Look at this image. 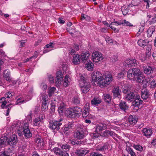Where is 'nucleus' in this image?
<instances>
[{
  "label": "nucleus",
  "instance_id": "7ed1b4c3",
  "mask_svg": "<svg viewBox=\"0 0 156 156\" xmlns=\"http://www.w3.org/2000/svg\"><path fill=\"white\" fill-rule=\"evenodd\" d=\"M83 126L80 125H77V128L74 132L73 137L79 140L82 139L84 137V133L83 130Z\"/></svg>",
  "mask_w": 156,
  "mask_h": 156
},
{
  "label": "nucleus",
  "instance_id": "b1692460",
  "mask_svg": "<svg viewBox=\"0 0 156 156\" xmlns=\"http://www.w3.org/2000/svg\"><path fill=\"white\" fill-rule=\"evenodd\" d=\"M149 97V93L147 90L145 89H142L141 97L143 99L146 100Z\"/></svg>",
  "mask_w": 156,
  "mask_h": 156
},
{
  "label": "nucleus",
  "instance_id": "393cba45",
  "mask_svg": "<svg viewBox=\"0 0 156 156\" xmlns=\"http://www.w3.org/2000/svg\"><path fill=\"white\" fill-rule=\"evenodd\" d=\"M88 152L87 150H76L75 154L79 156H84Z\"/></svg>",
  "mask_w": 156,
  "mask_h": 156
},
{
  "label": "nucleus",
  "instance_id": "e433bc0d",
  "mask_svg": "<svg viewBox=\"0 0 156 156\" xmlns=\"http://www.w3.org/2000/svg\"><path fill=\"white\" fill-rule=\"evenodd\" d=\"M101 101L98 98L94 97L91 101V103L93 105L97 106L101 103Z\"/></svg>",
  "mask_w": 156,
  "mask_h": 156
},
{
  "label": "nucleus",
  "instance_id": "2f4dec72",
  "mask_svg": "<svg viewBox=\"0 0 156 156\" xmlns=\"http://www.w3.org/2000/svg\"><path fill=\"white\" fill-rule=\"evenodd\" d=\"M71 109L67 108L66 109L64 113V114L67 116L70 117H73V112L71 110Z\"/></svg>",
  "mask_w": 156,
  "mask_h": 156
},
{
  "label": "nucleus",
  "instance_id": "39448f33",
  "mask_svg": "<svg viewBox=\"0 0 156 156\" xmlns=\"http://www.w3.org/2000/svg\"><path fill=\"white\" fill-rule=\"evenodd\" d=\"M92 82H97L99 86L101 85V81H102L103 76L102 74L100 72L97 71L94 72L92 76Z\"/></svg>",
  "mask_w": 156,
  "mask_h": 156
},
{
  "label": "nucleus",
  "instance_id": "7c9ffc66",
  "mask_svg": "<svg viewBox=\"0 0 156 156\" xmlns=\"http://www.w3.org/2000/svg\"><path fill=\"white\" fill-rule=\"evenodd\" d=\"M122 90L123 93L126 94L130 90V88L128 85L124 84L122 85Z\"/></svg>",
  "mask_w": 156,
  "mask_h": 156
},
{
  "label": "nucleus",
  "instance_id": "4468645a",
  "mask_svg": "<svg viewBox=\"0 0 156 156\" xmlns=\"http://www.w3.org/2000/svg\"><path fill=\"white\" fill-rule=\"evenodd\" d=\"M155 69V68L153 66H144L143 67V71L144 73L148 75L152 73Z\"/></svg>",
  "mask_w": 156,
  "mask_h": 156
},
{
  "label": "nucleus",
  "instance_id": "0eeeda50",
  "mask_svg": "<svg viewBox=\"0 0 156 156\" xmlns=\"http://www.w3.org/2000/svg\"><path fill=\"white\" fill-rule=\"evenodd\" d=\"M104 58L102 54L100 52L94 51L92 53V60L95 63H97L102 61Z\"/></svg>",
  "mask_w": 156,
  "mask_h": 156
},
{
  "label": "nucleus",
  "instance_id": "de8ad7c7",
  "mask_svg": "<svg viewBox=\"0 0 156 156\" xmlns=\"http://www.w3.org/2000/svg\"><path fill=\"white\" fill-rule=\"evenodd\" d=\"M70 148V146L67 144L63 145L61 146V148L65 151H69Z\"/></svg>",
  "mask_w": 156,
  "mask_h": 156
},
{
  "label": "nucleus",
  "instance_id": "69168bd1",
  "mask_svg": "<svg viewBox=\"0 0 156 156\" xmlns=\"http://www.w3.org/2000/svg\"><path fill=\"white\" fill-rule=\"evenodd\" d=\"M144 30V27L142 26L140 27V29H139V30H138L137 34V36H138L143 31V30Z\"/></svg>",
  "mask_w": 156,
  "mask_h": 156
},
{
  "label": "nucleus",
  "instance_id": "49530a36",
  "mask_svg": "<svg viewBox=\"0 0 156 156\" xmlns=\"http://www.w3.org/2000/svg\"><path fill=\"white\" fill-rule=\"evenodd\" d=\"M69 77V75H67L65 76L64 79L63 86L65 87H67L68 85V83H69L68 80Z\"/></svg>",
  "mask_w": 156,
  "mask_h": 156
},
{
  "label": "nucleus",
  "instance_id": "f3484780",
  "mask_svg": "<svg viewBox=\"0 0 156 156\" xmlns=\"http://www.w3.org/2000/svg\"><path fill=\"white\" fill-rule=\"evenodd\" d=\"M138 120L137 117L135 115H130L128 118V122L130 125L133 126L136 123Z\"/></svg>",
  "mask_w": 156,
  "mask_h": 156
},
{
  "label": "nucleus",
  "instance_id": "2eb2a0df",
  "mask_svg": "<svg viewBox=\"0 0 156 156\" xmlns=\"http://www.w3.org/2000/svg\"><path fill=\"white\" fill-rule=\"evenodd\" d=\"M135 80L138 83H147V81L144 77L143 75L140 74L134 77Z\"/></svg>",
  "mask_w": 156,
  "mask_h": 156
},
{
  "label": "nucleus",
  "instance_id": "bf43d9fd",
  "mask_svg": "<svg viewBox=\"0 0 156 156\" xmlns=\"http://www.w3.org/2000/svg\"><path fill=\"white\" fill-rule=\"evenodd\" d=\"M5 98L4 97H2L0 99V103H2L4 105H5L7 103V101L5 100Z\"/></svg>",
  "mask_w": 156,
  "mask_h": 156
},
{
  "label": "nucleus",
  "instance_id": "aec40b11",
  "mask_svg": "<svg viewBox=\"0 0 156 156\" xmlns=\"http://www.w3.org/2000/svg\"><path fill=\"white\" fill-rule=\"evenodd\" d=\"M63 76V75L61 71H59L57 72L56 74V79L55 80L56 84H59V82H61Z\"/></svg>",
  "mask_w": 156,
  "mask_h": 156
},
{
  "label": "nucleus",
  "instance_id": "f257e3e1",
  "mask_svg": "<svg viewBox=\"0 0 156 156\" xmlns=\"http://www.w3.org/2000/svg\"><path fill=\"white\" fill-rule=\"evenodd\" d=\"M126 99L129 101H131L134 99L132 105L135 107H138L139 105L141 104L143 101L140 99L139 95L136 94L135 93L131 92L127 94L125 96Z\"/></svg>",
  "mask_w": 156,
  "mask_h": 156
},
{
  "label": "nucleus",
  "instance_id": "1a4fd4ad",
  "mask_svg": "<svg viewBox=\"0 0 156 156\" xmlns=\"http://www.w3.org/2000/svg\"><path fill=\"white\" fill-rule=\"evenodd\" d=\"M23 134L26 138H28L32 136V134L29 129V123L25 122L24 123L23 127Z\"/></svg>",
  "mask_w": 156,
  "mask_h": 156
},
{
  "label": "nucleus",
  "instance_id": "0e129e2a",
  "mask_svg": "<svg viewBox=\"0 0 156 156\" xmlns=\"http://www.w3.org/2000/svg\"><path fill=\"white\" fill-rule=\"evenodd\" d=\"M117 60V57L116 56H114L110 58V61L114 63Z\"/></svg>",
  "mask_w": 156,
  "mask_h": 156
},
{
  "label": "nucleus",
  "instance_id": "8fccbe9b",
  "mask_svg": "<svg viewBox=\"0 0 156 156\" xmlns=\"http://www.w3.org/2000/svg\"><path fill=\"white\" fill-rule=\"evenodd\" d=\"M90 19V17L86 15L82 14L81 15V20H85L87 21H89Z\"/></svg>",
  "mask_w": 156,
  "mask_h": 156
},
{
  "label": "nucleus",
  "instance_id": "09e8293b",
  "mask_svg": "<svg viewBox=\"0 0 156 156\" xmlns=\"http://www.w3.org/2000/svg\"><path fill=\"white\" fill-rule=\"evenodd\" d=\"M7 140V137H1L0 139V146L5 144Z\"/></svg>",
  "mask_w": 156,
  "mask_h": 156
},
{
  "label": "nucleus",
  "instance_id": "c9c22d12",
  "mask_svg": "<svg viewBox=\"0 0 156 156\" xmlns=\"http://www.w3.org/2000/svg\"><path fill=\"white\" fill-rule=\"evenodd\" d=\"M55 89L54 87L48 88V93L49 97H51L54 94Z\"/></svg>",
  "mask_w": 156,
  "mask_h": 156
},
{
  "label": "nucleus",
  "instance_id": "680f3d73",
  "mask_svg": "<svg viewBox=\"0 0 156 156\" xmlns=\"http://www.w3.org/2000/svg\"><path fill=\"white\" fill-rule=\"evenodd\" d=\"M105 41L106 42L108 43H113V40L111 38L109 37L108 36H107L105 38Z\"/></svg>",
  "mask_w": 156,
  "mask_h": 156
},
{
  "label": "nucleus",
  "instance_id": "774afa93",
  "mask_svg": "<svg viewBox=\"0 0 156 156\" xmlns=\"http://www.w3.org/2000/svg\"><path fill=\"white\" fill-rule=\"evenodd\" d=\"M41 89L43 90H46L47 88V86L46 84L42 83L41 85Z\"/></svg>",
  "mask_w": 156,
  "mask_h": 156
},
{
  "label": "nucleus",
  "instance_id": "6ab92c4d",
  "mask_svg": "<svg viewBox=\"0 0 156 156\" xmlns=\"http://www.w3.org/2000/svg\"><path fill=\"white\" fill-rule=\"evenodd\" d=\"M89 107L88 106H86L85 107L82 113V116L83 118H87L90 119L92 118V116L90 114H89Z\"/></svg>",
  "mask_w": 156,
  "mask_h": 156
},
{
  "label": "nucleus",
  "instance_id": "052dcab7",
  "mask_svg": "<svg viewBox=\"0 0 156 156\" xmlns=\"http://www.w3.org/2000/svg\"><path fill=\"white\" fill-rule=\"evenodd\" d=\"M59 154L60 156H69V154L68 153L64 152L61 150L59 151Z\"/></svg>",
  "mask_w": 156,
  "mask_h": 156
},
{
  "label": "nucleus",
  "instance_id": "20e7f679",
  "mask_svg": "<svg viewBox=\"0 0 156 156\" xmlns=\"http://www.w3.org/2000/svg\"><path fill=\"white\" fill-rule=\"evenodd\" d=\"M110 123L107 121H104L99 124L96 126L95 132L98 133L101 131L105 129L109 126Z\"/></svg>",
  "mask_w": 156,
  "mask_h": 156
},
{
  "label": "nucleus",
  "instance_id": "a878e982",
  "mask_svg": "<svg viewBox=\"0 0 156 156\" xmlns=\"http://www.w3.org/2000/svg\"><path fill=\"white\" fill-rule=\"evenodd\" d=\"M80 55L77 54L73 57L72 62L74 64L76 65L80 63Z\"/></svg>",
  "mask_w": 156,
  "mask_h": 156
},
{
  "label": "nucleus",
  "instance_id": "f8f14e48",
  "mask_svg": "<svg viewBox=\"0 0 156 156\" xmlns=\"http://www.w3.org/2000/svg\"><path fill=\"white\" fill-rule=\"evenodd\" d=\"M73 126V124L71 122H69L68 124L65 125L62 129L63 132L67 136L68 135L69 133V130L72 129Z\"/></svg>",
  "mask_w": 156,
  "mask_h": 156
},
{
  "label": "nucleus",
  "instance_id": "473e14b6",
  "mask_svg": "<svg viewBox=\"0 0 156 156\" xmlns=\"http://www.w3.org/2000/svg\"><path fill=\"white\" fill-rule=\"evenodd\" d=\"M105 102L108 103L110 102L111 101L112 97L111 95L108 94H105L103 96Z\"/></svg>",
  "mask_w": 156,
  "mask_h": 156
},
{
  "label": "nucleus",
  "instance_id": "bb28decb",
  "mask_svg": "<svg viewBox=\"0 0 156 156\" xmlns=\"http://www.w3.org/2000/svg\"><path fill=\"white\" fill-rule=\"evenodd\" d=\"M109 144L108 143L104 144L101 147H98L96 149V151H105L107 149H108Z\"/></svg>",
  "mask_w": 156,
  "mask_h": 156
},
{
  "label": "nucleus",
  "instance_id": "dca6fc26",
  "mask_svg": "<svg viewBox=\"0 0 156 156\" xmlns=\"http://www.w3.org/2000/svg\"><path fill=\"white\" fill-rule=\"evenodd\" d=\"M142 132L143 135L147 138H149L153 133L152 130L151 129H148L146 128H144L142 130Z\"/></svg>",
  "mask_w": 156,
  "mask_h": 156
},
{
  "label": "nucleus",
  "instance_id": "13d9d810",
  "mask_svg": "<svg viewBox=\"0 0 156 156\" xmlns=\"http://www.w3.org/2000/svg\"><path fill=\"white\" fill-rule=\"evenodd\" d=\"M55 44L53 43L50 42L49 44L46 45V47L47 48H53L54 47Z\"/></svg>",
  "mask_w": 156,
  "mask_h": 156
},
{
  "label": "nucleus",
  "instance_id": "6e6552de",
  "mask_svg": "<svg viewBox=\"0 0 156 156\" xmlns=\"http://www.w3.org/2000/svg\"><path fill=\"white\" fill-rule=\"evenodd\" d=\"M61 120L60 119L59 121H50L49 124V128L53 130H58L62 125V123L61 122Z\"/></svg>",
  "mask_w": 156,
  "mask_h": 156
},
{
  "label": "nucleus",
  "instance_id": "864d4df0",
  "mask_svg": "<svg viewBox=\"0 0 156 156\" xmlns=\"http://www.w3.org/2000/svg\"><path fill=\"white\" fill-rule=\"evenodd\" d=\"M121 25V20L119 21H114L112 22L110 24V25L113 26H118Z\"/></svg>",
  "mask_w": 156,
  "mask_h": 156
},
{
  "label": "nucleus",
  "instance_id": "a19ab883",
  "mask_svg": "<svg viewBox=\"0 0 156 156\" xmlns=\"http://www.w3.org/2000/svg\"><path fill=\"white\" fill-rule=\"evenodd\" d=\"M133 71V74L135 76L134 77L141 74L140 69L137 68H134L131 69Z\"/></svg>",
  "mask_w": 156,
  "mask_h": 156
},
{
  "label": "nucleus",
  "instance_id": "cd10ccee",
  "mask_svg": "<svg viewBox=\"0 0 156 156\" xmlns=\"http://www.w3.org/2000/svg\"><path fill=\"white\" fill-rule=\"evenodd\" d=\"M66 109L65 104L63 103H61L58 108V112L60 114H61L64 113Z\"/></svg>",
  "mask_w": 156,
  "mask_h": 156
},
{
  "label": "nucleus",
  "instance_id": "37998d69",
  "mask_svg": "<svg viewBox=\"0 0 156 156\" xmlns=\"http://www.w3.org/2000/svg\"><path fill=\"white\" fill-rule=\"evenodd\" d=\"M94 66V64L90 61L86 64V67L89 70H93Z\"/></svg>",
  "mask_w": 156,
  "mask_h": 156
},
{
  "label": "nucleus",
  "instance_id": "6e6d98bb",
  "mask_svg": "<svg viewBox=\"0 0 156 156\" xmlns=\"http://www.w3.org/2000/svg\"><path fill=\"white\" fill-rule=\"evenodd\" d=\"M103 23L104 25H106L108 27H110L111 29L113 30H116V28L115 27H113V26L110 25H110L108 24V23L106 21H104L103 22Z\"/></svg>",
  "mask_w": 156,
  "mask_h": 156
},
{
  "label": "nucleus",
  "instance_id": "ddd939ff",
  "mask_svg": "<svg viewBox=\"0 0 156 156\" xmlns=\"http://www.w3.org/2000/svg\"><path fill=\"white\" fill-rule=\"evenodd\" d=\"M7 142L8 144L11 146L16 145L18 142L17 136L15 134L12 135L8 140Z\"/></svg>",
  "mask_w": 156,
  "mask_h": 156
},
{
  "label": "nucleus",
  "instance_id": "c85d7f7f",
  "mask_svg": "<svg viewBox=\"0 0 156 156\" xmlns=\"http://www.w3.org/2000/svg\"><path fill=\"white\" fill-rule=\"evenodd\" d=\"M119 106L120 109L125 112H126V110L128 108L125 101H121L119 104Z\"/></svg>",
  "mask_w": 156,
  "mask_h": 156
},
{
  "label": "nucleus",
  "instance_id": "a18cd8bd",
  "mask_svg": "<svg viewBox=\"0 0 156 156\" xmlns=\"http://www.w3.org/2000/svg\"><path fill=\"white\" fill-rule=\"evenodd\" d=\"M133 147L136 150L140 151H142L143 150V147L140 144H134L133 146Z\"/></svg>",
  "mask_w": 156,
  "mask_h": 156
},
{
  "label": "nucleus",
  "instance_id": "f704fd0d",
  "mask_svg": "<svg viewBox=\"0 0 156 156\" xmlns=\"http://www.w3.org/2000/svg\"><path fill=\"white\" fill-rule=\"evenodd\" d=\"M148 43L149 42L148 41L146 42L145 41V40H144L142 39L139 40L137 42V43L138 45L141 47H143L146 46Z\"/></svg>",
  "mask_w": 156,
  "mask_h": 156
},
{
  "label": "nucleus",
  "instance_id": "5fc2aeb1",
  "mask_svg": "<svg viewBox=\"0 0 156 156\" xmlns=\"http://www.w3.org/2000/svg\"><path fill=\"white\" fill-rule=\"evenodd\" d=\"M121 10L124 15H126L128 12V10L127 8L125 7H122L121 8Z\"/></svg>",
  "mask_w": 156,
  "mask_h": 156
},
{
  "label": "nucleus",
  "instance_id": "f03ea898",
  "mask_svg": "<svg viewBox=\"0 0 156 156\" xmlns=\"http://www.w3.org/2000/svg\"><path fill=\"white\" fill-rule=\"evenodd\" d=\"M80 86L81 88V90L83 93H87L90 88V85L88 80L83 76L80 77Z\"/></svg>",
  "mask_w": 156,
  "mask_h": 156
},
{
  "label": "nucleus",
  "instance_id": "c03bdc74",
  "mask_svg": "<svg viewBox=\"0 0 156 156\" xmlns=\"http://www.w3.org/2000/svg\"><path fill=\"white\" fill-rule=\"evenodd\" d=\"M126 150L130 154L131 156H136L134 152L129 147H126Z\"/></svg>",
  "mask_w": 156,
  "mask_h": 156
},
{
  "label": "nucleus",
  "instance_id": "e2e57ef3",
  "mask_svg": "<svg viewBox=\"0 0 156 156\" xmlns=\"http://www.w3.org/2000/svg\"><path fill=\"white\" fill-rule=\"evenodd\" d=\"M12 97V95L11 92H8L5 94V98H10Z\"/></svg>",
  "mask_w": 156,
  "mask_h": 156
},
{
  "label": "nucleus",
  "instance_id": "603ef678",
  "mask_svg": "<svg viewBox=\"0 0 156 156\" xmlns=\"http://www.w3.org/2000/svg\"><path fill=\"white\" fill-rule=\"evenodd\" d=\"M126 73V71H122L118 74L117 77L119 78H123Z\"/></svg>",
  "mask_w": 156,
  "mask_h": 156
},
{
  "label": "nucleus",
  "instance_id": "3c124183",
  "mask_svg": "<svg viewBox=\"0 0 156 156\" xmlns=\"http://www.w3.org/2000/svg\"><path fill=\"white\" fill-rule=\"evenodd\" d=\"M73 102L76 105H78L80 103V99L77 97H75L72 100Z\"/></svg>",
  "mask_w": 156,
  "mask_h": 156
},
{
  "label": "nucleus",
  "instance_id": "9b49d317",
  "mask_svg": "<svg viewBox=\"0 0 156 156\" xmlns=\"http://www.w3.org/2000/svg\"><path fill=\"white\" fill-rule=\"evenodd\" d=\"M45 117L44 114L43 113L40 114L39 116L35 119L33 121V124L35 126H39L41 123L43 122V120Z\"/></svg>",
  "mask_w": 156,
  "mask_h": 156
},
{
  "label": "nucleus",
  "instance_id": "412c9836",
  "mask_svg": "<svg viewBox=\"0 0 156 156\" xmlns=\"http://www.w3.org/2000/svg\"><path fill=\"white\" fill-rule=\"evenodd\" d=\"M72 110L73 115H74L73 117L78 116L80 114L82 111L81 108L77 106L73 107Z\"/></svg>",
  "mask_w": 156,
  "mask_h": 156
},
{
  "label": "nucleus",
  "instance_id": "4d7b16f0",
  "mask_svg": "<svg viewBox=\"0 0 156 156\" xmlns=\"http://www.w3.org/2000/svg\"><path fill=\"white\" fill-rule=\"evenodd\" d=\"M75 28L74 27L70 28L68 30V31L71 35L73 34L75 32Z\"/></svg>",
  "mask_w": 156,
  "mask_h": 156
},
{
  "label": "nucleus",
  "instance_id": "423d86ee",
  "mask_svg": "<svg viewBox=\"0 0 156 156\" xmlns=\"http://www.w3.org/2000/svg\"><path fill=\"white\" fill-rule=\"evenodd\" d=\"M112 80V75L110 73H108L105 75V78L103 77L102 81H101V85L100 87H103L105 86H106L109 84Z\"/></svg>",
  "mask_w": 156,
  "mask_h": 156
},
{
  "label": "nucleus",
  "instance_id": "338daca9",
  "mask_svg": "<svg viewBox=\"0 0 156 156\" xmlns=\"http://www.w3.org/2000/svg\"><path fill=\"white\" fill-rule=\"evenodd\" d=\"M90 156H103V155L102 154L98 152H93L91 154Z\"/></svg>",
  "mask_w": 156,
  "mask_h": 156
},
{
  "label": "nucleus",
  "instance_id": "79ce46f5",
  "mask_svg": "<svg viewBox=\"0 0 156 156\" xmlns=\"http://www.w3.org/2000/svg\"><path fill=\"white\" fill-rule=\"evenodd\" d=\"M121 25L123 26H126L129 27L133 26V25L131 24V23L127 21L126 20H121Z\"/></svg>",
  "mask_w": 156,
  "mask_h": 156
},
{
  "label": "nucleus",
  "instance_id": "5701e85b",
  "mask_svg": "<svg viewBox=\"0 0 156 156\" xmlns=\"http://www.w3.org/2000/svg\"><path fill=\"white\" fill-rule=\"evenodd\" d=\"M155 28L154 27H150L147 31V36L148 37H151L155 32Z\"/></svg>",
  "mask_w": 156,
  "mask_h": 156
},
{
  "label": "nucleus",
  "instance_id": "9d476101",
  "mask_svg": "<svg viewBox=\"0 0 156 156\" xmlns=\"http://www.w3.org/2000/svg\"><path fill=\"white\" fill-rule=\"evenodd\" d=\"M138 64V62L135 59H129L125 61L124 66L127 67H131L132 66H136Z\"/></svg>",
  "mask_w": 156,
  "mask_h": 156
},
{
  "label": "nucleus",
  "instance_id": "58836bf2",
  "mask_svg": "<svg viewBox=\"0 0 156 156\" xmlns=\"http://www.w3.org/2000/svg\"><path fill=\"white\" fill-rule=\"evenodd\" d=\"M114 132L109 130H106L104 131L103 135L104 136H107L109 135L112 136L114 135Z\"/></svg>",
  "mask_w": 156,
  "mask_h": 156
},
{
  "label": "nucleus",
  "instance_id": "ea45409f",
  "mask_svg": "<svg viewBox=\"0 0 156 156\" xmlns=\"http://www.w3.org/2000/svg\"><path fill=\"white\" fill-rule=\"evenodd\" d=\"M134 75L133 71L131 69H130L127 72V77L130 79L131 80L133 78H134Z\"/></svg>",
  "mask_w": 156,
  "mask_h": 156
},
{
  "label": "nucleus",
  "instance_id": "72a5a7b5",
  "mask_svg": "<svg viewBox=\"0 0 156 156\" xmlns=\"http://www.w3.org/2000/svg\"><path fill=\"white\" fill-rule=\"evenodd\" d=\"M10 72L9 70H6L4 72V77L7 81H9L10 79L9 77Z\"/></svg>",
  "mask_w": 156,
  "mask_h": 156
},
{
  "label": "nucleus",
  "instance_id": "4be33fe9",
  "mask_svg": "<svg viewBox=\"0 0 156 156\" xmlns=\"http://www.w3.org/2000/svg\"><path fill=\"white\" fill-rule=\"evenodd\" d=\"M90 55V53L88 51H87L82 52L81 55L82 61L85 62L89 58Z\"/></svg>",
  "mask_w": 156,
  "mask_h": 156
},
{
  "label": "nucleus",
  "instance_id": "a211bd4d",
  "mask_svg": "<svg viewBox=\"0 0 156 156\" xmlns=\"http://www.w3.org/2000/svg\"><path fill=\"white\" fill-rule=\"evenodd\" d=\"M121 90L119 89V87L117 86L115 87L112 90V92L113 94V96L115 98H120L121 97L120 92Z\"/></svg>",
  "mask_w": 156,
  "mask_h": 156
},
{
  "label": "nucleus",
  "instance_id": "c756f323",
  "mask_svg": "<svg viewBox=\"0 0 156 156\" xmlns=\"http://www.w3.org/2000/svg\"><path fill=\"white\" fill-rule=\"evenodd\" d=\"M40 98L41 99V101H42V104L47 105L46 101L48 100V96L46 94H41L40 97Z\"/></svg>",
  "mask_w": 156,
  "mask_h": 156
},
{
  "label": "nucleus",
  "instance_id": "4c0bfd02",
  "mask_svg": "<svg viewBox=\"0 0 156 156\" xmlns=\"http://www.w3.org/2000/svg\"><path fill=\"white\" fill-rule=\"evenodd\" d=\"M153 77V76H151L149 80L150 81H151L150 83V87L151 88H154L156 87V80L154 79L151 80Z\"/></svg>",
  "mask_w": 156,
  "mask_h": 156
}]
</instances>
